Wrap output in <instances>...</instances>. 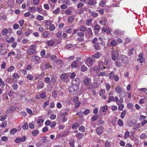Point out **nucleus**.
<instances>
[{
    "label": "nucleus",
    "mask_w": 147,
    "mask_h": 147,
    "mask_svg": "<svg viewBox=\"0 0 147 147\" xmlns=\"http://www.w3.org/2000/svg\"><path fill=\"white\" fill-rule=\"evenodd\" d=\"M37 87L39 88H42L44 87V83L42 82H40L37 85Z\"/></svg>",
    "instance_id": "a878e982"
},
{
    "label": "nucleus",
    "mask_w": 147,
    "mask_h": 147,
    "mask_svg": "<svg viewBox=\"0 0 147 147\" xmlns=\"http://www.w3.org/2000/svg\"><path fill=\"white\" fill-rule=\"evenodd\" d=\"M107 19L106 18L103 17L99 21L98 23L103 25H105L107 23Z\"/></svg>",
    "instance_id": "1a4fd4ad"
},
{
    "label": "nucleus",
    "mask_w": 147,
    "mask_h": 147,
    "mask_svg": "<svg viewBox=\"0 0 147 147\" xmlns=\"http://www.w3.org/2000/svg\"><path fill=\"white\" fill-rule=\"evenodd\" d=\"M117 44L116 41L115 40H112L110 43V45L111 46H115Z\"/></svg>",
    "instance_id": "58836bf2"
},
{
    "label": "nucleus",
    "mask_w": 147,
    "mask_h": 147,
    "mask_svg": "<svg viewBox=\"0 0 147 147\" xmlns=\"http://www.w3.org/2000/svg\"><path fill=\"white\" fill-rule=\"evenodd\" d=\"M32 59L33 61H39L40 59V57L36 55H33L32 56Z\"/></svg>",
    "instance_id": "4be33fe9"
},
{
    "label": "nucleus",
    "mask_w": 147,
    "mask_h": 147,
    "mask_svg": "<svg viewBox=\"0 0 147 147\" xmlns=\"http://www.w3.org/2000/svg\"><path fill=\"white\" fill-rule=\"evenodd\" d=\"M44 120L42 119H39L38 120L37 123L39 124V127H40L42 125V124L43 123Z\"/></svg>",
    "instance_id": "4c0bfd02"
},
{
    "label": "nucleus",
    "mask_w": 147,
    "mask_h": 147,
    "mask_svg": "<svg viewBox=\"0 0 147 147\" xmlns=\"http://www.w3.org/2000/svg\"><path fill=\"white\" fill-rule=\"evenodd\" d=\"M36 19L39 21H41L44 20V17L42 16L38 15L36 17Z\"/></svg>",
    "instance_id": "37998d69"
},
{
    "label": "nucleus",
    "mask_w": 147,
    "mask_h": 147,
    "mask_svg": "<svg viewBox=\"0 0 147 147\" xmlns=\"http://www.w3.org/2000/svg\"><path fill=\"white\" fill-rule=\"evenodd\" d=\"M129 135V132L128 131H126L125 132L124 136V138L125 139H127Z\"/></svg>",
    "instance_id": "de8ad7c7"
},
{
    "label": "nucleus",
    "mask_w": 147,
    "mask_h": 147,
    "mask_svg": "<svg viewBox=\"0 0 147 147\" xmlns=\"http://www.w3.org/2000/svg\"><path fill=\"white\" fill-rule=\"evenodd\" d=\"M57 79L55 77H52L51 78V82L52 84H54L55 82L56 81Z\"/></svg>",
    "instance_id": "09e8293b"
},
{
    "label": "nucleus",
    "mask_w": 147,
    "mask_h": 147,
    "mask_svg": "<svg viewBox=\"0 0 147 147\" xmlns=\"http://www.w3.org/2000/svg\"><path fill=\"white\" fill-rule=\"evenodd\" d=\"M106 87V89L107 91H109L110 88L111 86L108 83H107L105 85Z\"/></svg>",
    "instance_id": "bf43d9fd"
},
{
    "label": "nucleus",
    "mask_w": 147,
    "mask_h": 147,
    "mask_svg": "<svg viewBox=\"0 0 147 147\" xmlns=\"http://www.w3.org/2000/svg\"><path fill=\"white\" fill-rule=\"evenodd\" d=\"M17 131V130L15 128H13L11 129L10 131V133L12 134H15Z\"/></svg>",
    "instance_id": "6e6d98bb"
},
{
    "label": "nucleus",
    "mask_w": 147,
    "mask_h": 147,
    "mask_svg": "<svg viewBox=\"0 0 147 147\" xmlns=\"http://www.w3.org/2000/svg\"><path fill=\"white\" fill-rule=\"evenodd\" d=\"M12 87L13 90H16L18 88V86L17 84L15 83L12 85Z\"/></svg>",
    "instance_id": "864d4df0"
},
{
    "label": "nucleus",
    "mask_w": 147,
    "mask_h": 147,
    "mask_svg": "<svg viewBox=\"0 0 147 147\" xmlns=\"http://www.w3.org/2000/svg\"><path fill=\"white\" fill-rule=\"evenodd\" d=\"M27 53L28 55H31L36 53V51L35 49L31 48L28 50Z\"/></svg>",
    "instance_id": "0eeeda50"
},
{
    "label": "nucleus",
    "mask_w": 147,
    "mask_h": 147,
    "mask_svg": "<svg viewBox=\"0 0 147 147\" xmlns=\"http://www.w3.org/2000/svg\"><path fill=\"white\" fill-rule=\"evenodd\" d=\"M99 83L98 82H96L93 83L92 84V85L90 84L88 88H87L88 89H90L91 88H96L98 87V86L99 85Z\"/></svg>",
    "instance_id": "423d86ee"
},
{
    "label": "nucleus",
    "mask_w": 147,
    "mask_h": 147,
    "mask_svg": "<svg viewBox=\"0 0 147 147\" xmlns=\"http://www.w3.org/2000/svg\"><path fill=\"white\" fill-rule=\"evenodd\" d=\"M9 30L6 28L3 29L1 31V33L2 35L3 36L6 35L8 33Z\"/></svg>",
    "instance_id": "2eb2a0df"
},
{
    "label": "nucleus",
    "mask_w": 147,
    "mask_h": 147,
    "mask_svg": "<svg viewBox=\"0 0 147 147\" xmlns=\"http://www.w3.org/2000/svg\"><path fill=\"white\" fill-rule=\"evenodd\" d=\"M79 130L82 132H84L85 131V127H84L82 126L79 128Z\"/></svg>",
    "instance_id": "8fccbe9b"
},
{
    "label": "nucleus",
    "mask_w": 147,
    "mask_h": 147,
    "mask_svg": "<svg viewBox=\"0 0 147 147\" xmlns=\"http://www.w3.org/2000/svg\"><path fill=\"white\" fill-rule=\"evenodd\" d=\"M123 102V100L122 98H120L118 100L117 102V105H120L122 104V103Z\"/></svg>",
    "instance_id": "0e129e2a"
},
{
    "label": "nucleus",
    "mask_w": 147,
    "mask_h": 147,
    "mask_svg": "<svg viewBox=\"0 0 147 147\" xmlns=\"http://www.w3.org/2000/svg\"><path fill=\"white\" fill-rule=\"evenodd\" d=\"M78 66V62L75 61L72 63L71 65V67L73 68H75Z\"/></svg>",
    "instance_id": "c85d7f7f"
},
{
    "label": "nucleus",
    "mask_w": 147,
    "mask_h": 147,
    "mask_svg": "<svg viewBox=\"0 0 147 147\" xmlns=\"http://www.w3.org/2000/svg\"><path fill=\"white\" fill-rule=\"evenodd\" d=\"M102 30L105 32L107 33L108 34H109L111 31V29L109 28H106L104 27H103L102 28Z\"/></svg>",
    "instance_id": "6ab92c4d"
},
{
    "label": "nucleus",
    "mask_w": 147,
    "mask_h": 147,
    "mask_svg": "<svg viewBox=\"0 0 147 147\" xmlns=\"http://www.w3.org/2000/svg\"><path fill=\"white\" fill-rule=\"evenodd\" d=\"M117 123L118 125L120 127L122 126L123 125V121L122 120L120 119H118V120Z\"/></svg>",
    "instance_id": "f704fd0d"
},
{
    "label": "nucleus",
    "mask_w": 147,
    "mask_h": 147,
    "mask_svg": "<svg viewBox=\"0 0 147 147\" xmlns=\"http://www.w3.org/2000/svg\"><path fill=\"white\" fill-rule=\"evenodd\" d=\"M139 58L138 59V61H140L141 63L144 62L145 61V59L143 57V54L141 53L138 56Z\"/></svg>",
    "instance_id": "6e6552de"
},
{
    "label": "nucleus",
    "mask_w": 147,
    "mask_h": 147,
    "mask_svg": "<svg viewBox=\"0 0 147 147\" xmlns=\"http://www.w3.org/2000/svg\"><path fill=\"white\" fill-rule=\"evenodd\" d=\"M87 27L84 25H82L78 28L80 31L82 32H84L86 31Z\"/></svg>",
    "instance_id": "ddd939ff"
},
{
    "label": "nucleus",
    "mask_w": 147,
    "mask_h": 147,
    "mask_svg": "<svg viewBox=\"0 0 147 147\" xmlns=\"http://www.w3.org/2000/svg\"><path fill=\"white\" fill-rule=\"evenodd\" d=\"M44 81L47 84H49L51 82L50 79L49 77H46L45 78Z\"/></svg>",
    "instance_id": "13d9d810"
},
{
    "label": "nucleus",
    "mask_w": 147,
    "mask_h": 147,
    "mask_svg": "<svg viewBox=\"0 0 147 147\" xmlns=\"http://www.w3.org/2000/svg\"><path fill=\"white\" fill-rule=\"evenodd\" d=\"M138 90L140 93L145 92L146 94H147L146 91L147 90L146 88H139L138 89Z\"/></svg>",
    "instance_id": "7c9ffc66"
},
{
    "label": "nucleus",
    "mask_w": 147,
    "mask_h": 147,
    "mask_svg": "<svg viewBox=\"0 0 147 147\" xmlns=\"http://www.w3.org/2000/svg\"><path fill=\"white\" fill-rule=\"evenodd\" d=\"M55 42L53 40H50L46 41V44L50 46H52L53 45Z\"/></svg>",
    "instance_id": "dca6fc26"
},
{
    "label": "nucleus",
    "mask_w": 147,
    "mask_h": 147,
    "mask_svg": "<svg viewBox=\"0 0 147 147\" xmlns=\"http://www.w3.org/2000/svg\"><path fill=\"white\" fill-rule=\"evenodd\" d=\"M71 84L73 86L79 88L80 84L79 79V78H75L73 79L71 82Z\"/></svg>",
    "instance_id": "f03ea898"
},
{
    "label": "nucleus",
    "mask_w": 147,
    "mask_h": 147,
    "mask_svg": "<svg viewBox=\"0 0 147 147\" xmlns=\"http://www.w3.org/2000/svg\"><path fill=\"white\" fill-rule=\"evenodd\" d=\"M79 90V88L75 86H73L72 85L69 88V90L70 92L71 93L74 92H76Z\"/></svg>",
    "instance_id": "7ed1b4c3"
},
{
    "label": "nucleus",
    "mask_w": 147,
    "mask_h": 147,
    "mask_svg": "<svg viewBox=\"0 0 147 147\" xmlns=\"http://www.w3.org/2000/svg\"><path fill=\"white\" fill-rule=\"evenodd\" d=\"M146 136V134L144 133L142 134L140 136V138L141 139H143L145 138Z\"/></svg>",
    "instance_id": "338daca9"
},
{
    "label": "nucleus",
    "mask_w": 147,
    "mask_h": 147,
    "mask_svg": "<svg viewBox=\"0 0 147 147\" xmlns=\"http://www.w3.org/2000/svg\"><path fill=\"white\" fill-rule=\"evenodd\" d=\"M121 91V88L119 86H118L115 88V92L117 93H120Z\"/></svg>",
    "instance_id": "5701e85b"
},
{
    "label": "nucleus",
    "mask_w": 147,
    "mask_h": 147,
    "mask_svg": "<svg viewBox=\"0 0 147 147\" xmlns=\"http://www.w3.org/2000/svg\"><path fill=\"white\" fill-rule=\"evenodd\" d=\"M83 134L82 133H79L76 135V136L78 137L79 140H80L83 137Z\"/></svg>",
    "instance_id": "c03bdc74"
},
{
    "label": "nucleus",
    "mask_w": 147,
    "mask_h": 147,
    "mask_svg": "<svg viewBox=\"0 0 147 147\" xmlns=\"http://www.w3.org/2000/svg\"><path fill=\"white\" fill-rule=\"evenodd\" d=\"M93 69L94 71L96 72H98L102 71L98 66L94 67Z\"/></svg>",
    "instance_id": "c756f323"
},
{
    "label": "nucleus",
    "mask_w": 147,
    "mask_h": 147,
    "mask_svg": "<svg viewBox=\"0 0 147 147\" xmlns=\"http://www.w3.org/2000/svg\"><path fill=\"white\" fill-rule=\"evenodd\" d=\"M74 18L75 16H69L67 19V21L69 23H71L74 21Z\"/></svg>",
    "instance_id": "a211bd4d"
},
{
    "label": "nucleus",
    "mask_w": 147,
    "mask_h": 147,
    "mask_svg": "<svg viewBox=\"0 0 147 147\" xmlns=\"http://www.w3.org/2000/svg\"><path fill=\"white\" fill-rule=\"evenodd\" d=\"M105 90L104 89H101L99 92L100 96H101L104 99H105L106 98V97L105 96Z\"/></svg>",
    "instance_id": "9d476101"
},
{
    "label": "nucleus",
    "mask_w": 147,
    "mask_h": 147,
    "mask_svg": "<svg viewBox=\"0 0 147 147\" xmlns=\"http://www.w3.org/2000/svg\"><path fill=\"white\" fill-rule=\"evenodd\" d=\"M119 55V53L117 50L113 47L111 50V57L112 59L115 61L117 59Z\"/></svg>",
    "instance_id": "f257e3e1"
},
{
    "label": "nucleus",
    "mask_w": 147,
    "mask_h": 147,
    "mask_svg": "<svg viewBox=\"0 0 147 147\" xmlns=\"http://www.w3.org/2000/svg\"><path fill=\"white\" fill-rule=\"evenodd\" d=\"M98 14L97 13L94 11H92V12H90L91 15L94 17H97L98 16Z\"/></svg>",
    "instance_id": "5fc2aeb1"
},
{
    "label": "nucleus",
    "mask_w": 147,
    "mask_h": 147,
    "mask_svg": "<svg viewBox=\"0 0 147 147\" xmlns=\"http://www.w3.org/2000/svg\"><path fill=\"white\" fill-rule=\"evenodd\" d=\"M80 126V124L77 123H75L72 126V128L73 129H76Z\"/></svg>",
    "instance_id": "cd10ccee"
},
{
    "label": "nucleus",
    "mask_w": 147,
    "mask_h": 147,
    "mask_svg": "<svg viewBox=\"0 0 147 147\" xmlns=\"http://www.w3.org/2000/svg\"><path fill=\"white\" fill-rule=\"evenodd\" d=\"M114 100V96H111L109 97V99L107 100V102L109 103L110 102L113 101Z\"/></svg>",
    "instance_id": "4d7b16f0"
},
{
    "label": "nucleus",
    "mask_w": 147,
    "mask_h": 147,
    "mask_svg": "<svg viewBox=\"0 0 147 147\" xmlns=\"http://www.w3.org/2000/svg\"><path fill=\"white\" fill-rule=\"evenodd\" d=\"M103 129V127L102 126H100L97 127L96 129V131L97 134L100 136L102 133Z\"/></svg>",
    "instance_id": "20e7f679"
},
{
    "label": "nucleus",
    "mask_w": 147,
    "mask_h": 147,
    "mask_svg": "<svg viewBox=\"0 0 147 147\" xmlns=\"http://www.w3.org/2000/svg\"><path fill=\"white\" fill-rule=\"evenodd\" d=\"M28 125L27 122H25L22 126V128L24 130L27 129L28 128Z\"/></svg>",
    "instance_id": "473e14b6"
},
{
    "label": "nucleus",
    "mask_w": 147,
    "mask_h": 147,
    "mask_svg": "<svg viewBox=\"0 0 147 147\" xmlns=\"http://www.w3.org/2000/svg\"><path fill=\"white\" fill-rule=\"evenodd\" d=\"M114 33L117 34L121 35L123 34L124 33V32L119 29L115 30L114 31Z\"/></svg>",
    "instance_id": "4468645a"
},
{
    "label": "nucleus",
    "mask_w": 147,
    "mask_h": 147,
    "mask_svg": "<svg viewBox=\"0 0 147 147\" xmlns=\"http://www.w3.org/2000/svg\"><path fill=\"white\" fill-rule=\"evenodd\" d=\"M100 53L98 52H96L94 55L92 56V57L93 58L97 59L99 58L101 56Z\"/></svg>",
    "instance_id": "f3484780"
},
{
    "label": "nucleus",
    "mask_w": 147,
    "mask_h": 147,
    "mask_svg": "<svg viewBox=\"0 0 147 147\" xmlns=\"http://www.w3.org/2000/svg\"><path fill=\"white\" fill-rule=\"evenodd\" d=\"M27 78L30 80H32L33 79V76L30 74H28L26 76Z\"/></svg>",
    "instance_id": "ea45409f"
},
{
    "label": "nucleus",
    "mask_w": 147,
    "mask_h": 147,
    "mask_svg": "<svg viewBox=\"0 0 147 147\" xmlns=\"http://www.w3.org/2000/svg\"><path fill=\"white\" fill-rule=\"evenodd\" d=\"M61 78L63 80H65L68 78V76L66 74H64L61 75Z\"/></svg>",
    "instance_id": "72a5a7b5"
},
{
    "label": "nucleus",
    "mask_w": 147,
    "mask_h": 147,
    "mask_svg": "<svg viewBox=\"0 0 147 147\" xmlns=\"http://www.w3.org/2000/svg\"><path fill=\"white\" fill-rule=\"evenodd\" d=\"M94 30H100V26L98 24H96L94 26Z\"/></svg>",
    "instance_id": "052dcab7"
},
{
    "label": "nucleus",
    "mask_w": 147,
    "mask_h": 147,
    "mask_svg": "<svg viewBox=\"0 0 147 147\" xmlns=\"http://www.w3.org/2000/svg\"><path fill=\"white\" fill-rule=\"evenodd\" d=\"M12 77L14 78L18 79L20 78V76L18 74L15 73L13 75Z\"/></svg>",
    "instance_id": "3c124183"
},
{
    "label": "nucleus",
    "mask_w": 147,
    "mask_h": 147,
    "mask_svg": "<svg viewBox=\"0 0 147 147\" xmlns=\"http://www.w3.org/2000/svg\"><path fill=\"white\" fill-rule=\"evenodd\" d=\"M96 3V0H89L88 4L90 5H95Z\"/></svg>",
    "instance_id": "aec40b11"
},
{
    "label": "nucleus",
    "mask_w": 147,
    "mask_h": 147,
    "mask_svg": "<svg viewBox=\"0 0 147 147\" xmlns=\"http://www.w3.org/2000/svg\"><path fill=\"white\" fill-rule=\"evenodd\" d=\"M105 63L102 61H100L98 63V66L101 69V70H102L105 68V67L104 66Z\"/></svg>",
    "instance_id": "f8f14e48"
},
{
    "label": "nucleus",
    "mask_w": 147,
    "mask_h": 147,
    "mask_svg": "<svg viewBox=\"0 0 147 147\" xmlns=\"http://www.w3.org/2000/svg\"><path fill=\"white\" fill-rule=\"evenodd\" d=\"M74 141L73 140H71L69 142L70 147H75L74 146Z\"/></svg>",
    "instance_id": "603ef678"
},
{
    "label": "nucleus",
    "mask_w": 147,
    "mask_h": 147,
    "mask_svg": "<svg viewBox=\"0 0 147 147\" xmlns=\"http://www.w3.org/2000/svg\"><path fill=\"white\" fill-rule=\"evenodd\" d=\"M93 59L91 57L88 58L86 62V64L89 67H90L93 65Z\"/></svg>",
    "instance_id": "39448f33"
},
{
    "label": "nucleus",
    "mask_w": 147,
    "mask_h": 147,
    "mask_svg": "<svg viewBox=\"0 0 147 147\" xmlns=\"http://www.w3.org/2000/svg\"><path fill=\"white\" fill-rule=\"evenodd\" d=\"M91 79L88 77L85 78L84 80V83L85 85L87 86L91 82Z\"/></svg>",
    "instance_id": "9b49d317"
},
{
    "label": "nucleus",
    "mask_w": 147,
    "mask_h": 147,
    "mask_svg": "<svg viewBox=\"0 0 147 147\" xmlns=\"http://www.w3.org/2000/svg\"><path fill=\"white\" fill-rule=\"evenodd\" d=\"M39 133V132L38 130L36 129L32 132V134L33 136H36Z\"/></svg>",
    "instance_id": "c9c22d12"
},
{
    "label": "nucleus",
    "mask_w": 147,
    "mask_h": 147,
    "mask_svg": "<svg viewBox=\"0 0 147 147\" xmlns=\"http://www.w3.org/2000/svg\"><path fill=\"white\" fill-rule=\"evenodd\" d=\"M49 30L51 31H53L55 29V26L53 24H51L49 26Z\"/></svg>",
    "instance_id": "49530a36"
},
{
    "label": "nucleus",
    "mask_w": 147,
    "mask_h": 147,
    "mask_svg": "<svg viewBox=\"0 0 147 147\" xmlns=\"http://www.w3.org/2000/svg\"><path fill=\"white\" fill-rule=\"evenodd\" d=\"M86 31L87 34L89 36H91L93 34L92 29L91 28H87V29Z\"/></svg>",
    "instance_id": "b1692460"
},
{
    "label": "nucleus",
    "mask_w": 147,
    "mask_h": 147,
    "mask_svg": "<svg viewBox=\"0 0 147 147\" xmlns=\"http://www.w3.org/2000/svg\"><path fill=\"white\" fill-rule=\"evenodd\" d=\"M28 10L29 11H30L31 12H34L36 10V8L34 6L29 7L28 8Z\"/></svg>",
    "instance_id": "a19ab883"
},
{
    "label": "nucleus",
    "mask_w": 147,
    "mask_h": 147,
    "mask_svg": "<svg viewBox=\"0 0 147 147\" xmlns=\"http://www.w3.org/2000/svg\"><path fill=\"white\" fill-rule=\"evenodd\" d=\"M6 52V50L4 49L0 50V55H2L4 54Z\"/></svg>",
    "instance_id": "79ce46f5"
},
{
    "label": "nucleus",
    "mask_w": 147,
    "mask_h": 147,
    "mask_svg": "<svg viewBox=\"0 0 147 147\" xmlns=\"http://www.w3.org/2000/svg\"><path fill=\"white\" fill-rule=\"evenodd\" d=\"M46 146V143H44L43 142L41 143L38 146V147H45Z\"/></svg>",
    "instance_id": "774afa93"
},
{
    "label": "nucleus",
    "mask_w": 147,
    "mask_h": 147,
    "mask_svg": "<svg viewBox=\"0 0 147 147\" xmlns=\"http://www.w3.org/2000/svg\"><path fill=\"white\" fill-rule=\"evenodd\" d=\"M49 33L48 31H45L43 32V36L47 38L48 37V35H49Z\"/></svg>",
    "instance_id": "680f3d73"
},
{
    "label": "nucleus",
    "mask_w": 147,
    "mask_h": 147,
    "mask_svg": "<svg viewBox=\"0 0 147 147\" xmlns=\"http://www.w3.org/2000/svg\"><path fill=\"white\" fill-rule=\"evenodd\" d=\"M108 106H105L104 107H101L100 109L99 112H105L106 111L107 109Z\"/></svg>",
    "instance_id": "412c9836"
},
{
    "label": "nucleus",
    "mask_w": 147,
    "mask_h": 147,
    "mask_svg": "<svg viewBox=\"0 0 147 147\" xmlns=\"http://www.w3.org/2000/svg\"><path fill=\"white\" fill-rule=\"evenodd\" d=\"M92 20L91 19H88L86 22V25L87 26H90V24H91Z\"/></svg>",
    "instance_id": "bb28decb"
},
{
    "label": "nucleus",
    "mask_w": 147,
    "mask_h": 147,
    "mask_svg": "<svg viewBox=\"0 0 147 147\" xmlns=\"http://www.w3.org/2000/svg\"><path fill=\"white\" fill-rule=\"evenodd\" d=\"M40 97L42 99H45L46 97L45 93L44 92H42L40 94Z\"/></svg>",
    "instance_id": "69168bd1"
},
{
    "label": "nucleus",
    "mask_w": 147,
    "mask_h": 147,
    "mask_svg": "<svg viewBox=\"0 0 147 147\" xmlns=\"http://www.w3.org/2000/svg\"><path fill=\"white\" fill-rule=\"evenodd\" d=\"M15 69V68L14 66H11L9 68L7 69V71L8 72H11L13 71Z\"/></svg>",
    "instance_id": "e433bc0d"
},
{
    "label": "nucleus",
    "mask_w": 147,
    "mask_h": 147,
    "mask_svg": "<svg viewBox=\"0 0 147 147\" xmlns=\"http://www.w3.org/2000/svg\"><path fill=\"white\" fill-rule=\"evenodd\" d=\"M56 123L55 121H53L52 122H51L50 124V127L51 128H54L56 125Z\"/></svg>",
    "instance_id": "a18cd8bd"
},
{
    "label": "nucleus",
    "mask_w": 147,
    "mask_h": 147,
    "mask_svg": "<svg viewBox=\"0 0 147 147\" xmlns=\"http://www.w3.org/2000/svg\"><path fill=\"white\" fill-rule=\"evenodd\" d=\"M19 28V25L17 24H14L13 26V29L16 30L18 29Z\"/></svg>",
    "instance_id": "e2e57ef3"
},
{
    "label": "nucleus",
    "mask_w": 147,
    "mask_h": 147,
    "mask_svg": "<svg viewBox=\"0 0 147 147\" xmlns=\"http://www.w3.org/2000/svg\"><path fill=\"white\" fill-rule=\"evenodd\" d=\"M127 113V111L125 110H123L120 115V117L122 119L124 118Z\"/></svg>",
    "instance_id": "393cba45"
},
{
    "label": "nucleus",
    "mask_w": 147,
    "mask_h": 147,
    "mask_svg": "<svg viewBox=\"0 0 147 147\" xmlns=\"http://www.w3.org/2000/svg\"><path fill=\"white\" fill-rule=\"evenodd\" d=\"M115 75V73L112 71L109 73V78L111 79H113L114 78V76Z\"/></svg>",
    "instance_id": "2f4dec72"
}]
</instances>
